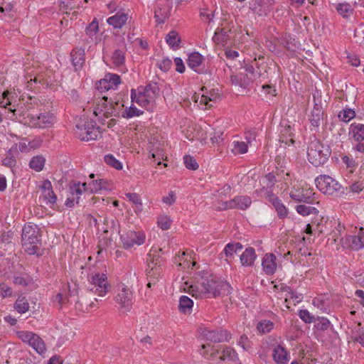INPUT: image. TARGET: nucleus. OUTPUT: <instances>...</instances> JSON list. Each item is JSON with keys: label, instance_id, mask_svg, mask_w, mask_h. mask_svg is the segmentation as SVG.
I'll return each mask as SVG.
<instances>
[{"label": "nucleus", "instance_id": "obj_20", "mask_svg": "<svg viewBox=\"0 0 364 364\" xmlns=\"http://www.w3.org/2000/svg\"><path fill=\"white\" fill-rule=\"evenodd\" d=\"M242 249V245L240 242L228 243L220 254V257L224 259L228 264H230L235 258V255Z\"/></svg>", "mask_w": 364, "mask_h": 364}, {"label": "nucleus", "instance_id": "obj_27", "mask_svg": "<svg viewBox=\"0 0 364 364\" xmlns=\"http://www.w3.org/2000/svg\"><path fill=\"white\" fill-rule=\"evenodd\" d=\"M262 265L267 274H272L277 269L276 257L273 254H266L262 259Z\"/></svg>", "mask_w": 364, "mask_h": 364}, {"label": "nucleus", "instance_id": "obj_16", "mask_svg": "<svg viewBox=\"0 0 364 364\" xmlns=\"http://www.w3.org/2000/svg\"><path fill=\"white\" fill-rule=\"evenodd\" d=\"M201 335L208 341L214 343H221L229 341L231 336L225 330H210L208 328L201 329Z\"/></svg>", "mask_w": 364, "mask_h": 364}, {"label": "nucleus", "instance_id": "obj_23", "mask_svg": "<svg viewBox=\"0 0 364 364\" xmlns=\"http://www.w3.org/2000/svg\"><path fill=\"white\" fill-rule=\"evenodd\" d=\"M203 57L198 52H194L188 55L187 64L189 68L193 69L198 73H203L204 68L203 67Z\"/></svg>", "mask_w": 364, "mask_h": 364}, {"label": "nucleus", "instance_id": "obj_30", "mask_svg": "<svg viewBox=\"0 0 364 364\" xmlns=\"http://www.w3.org/2000/svg\"><path fill=\"white\" fill-rule=\"evenodd\" d=\"M247 142L242 141H233L231 144V150L235 154H243L247 152L248 144L251 145V136H246Z\"/></svg>", "mask_w": 364, "mask_h": 364}, {"label": "nucleus", "instance_id": "obj_36", "mask_svg": "<svg viewBox=\"0 0 364 364\" xmlns=\"http://www.w3.org/2000/svg\"><path fill=\"white\" fill-rule=\"evenodd\" d=\"M29 346L40 355H42L46 350L43 341L37 334H36L33 339L31 340Z\"/></svg>", "mask_w": 364, "mask_h": 364}, {"label": "nucleus", "instance_id": "obj_34", "mask_svg": "<svg viewBox=\"0 0 364 364\" xmlns=\"http://www.w3.org/2000/svg\"><path fill=\"white\" fill-rule=\"evenodd\" d=\"M294 134L291 132V127L289 125L282 126L280 131L279 141L288 144L289 143L294 144L293 139Z\"/></svg>", "mask_w": 364, "mask_h": 364}, {"label": "nucleus", "instance_id": "obj_25", "mask_svg": "<svg viewBox=\"0 0 364 364\" xmlns=\"http://www.w3.org/2000/svg\"><path fill=\"white\" fill-rule=\"evenodd\" d=\"M129 16L127 14L118 11L114 15L109 17L107 22L114 28H121L127 21Z\"/></svg>", "mask_w": 364, "mask_h": 364}, {"label": "nucleus", "instance_id": "obj_53", "mask_svg": "<svg viewBox=\"0 0 364 364\" xmlns=\"http://www.w3.org/2000/svg\"><path fill=\"white\" fill-rule=\"evenodd\" d=\"M284 291L287 292L289 299L292 300L294 305L302 301V294L294 291L290 287H285Z\"/></svg>", "mask_w": 364, "mask_h": 364}, {"label": "nucleus", "instance_id": "obj_22", "mask_svg": "<svg viewBox=\"0 0 364 364\" xmlns=\"http://www.w3.org/2000/svg\"><path fill=\"white\" fill-rule=\"evenodd\" d=\"M314 101L316 99L314 98ZM323 110L322 108V105L321 100L318 102H315L314 108L311 112L309 121L311 122V126L314 128H318L321 122L323 121Z\"/></svg>", "mask_w": 364, "mask_h": 364}, {"label": "nucleus", "instance_id": "obj_19", "mask_svg": "<svg viewBox=\"0 0 364 364\" xmlns=\"http://www.w3.org/2000/svg\"><path fill=\"white\" fill-rule=\"evenodd\" d=\"M119 84H121L119 75L114 73H107L103 79L100 80L97 89L102 92L110 90H116Z\"/></svg>", "mask_w": 364, "mask_h": 364}, {"label": "nucleus", "instance_id": "obj_55", "mask_svg": "<svg viewBox=\"0 0 364 364\" xmlns=\"http://www.w3.org/2000/svg\"><path fill=\"white\" fill-rule=\"evenodd\" d=\"M185 166L187 168L195 171L198 168V164L196 160L190 155H186L183 157Z\"/></svg>", "mask_w": 364, "mask_h": 364}, {"label": "nucleus", "instance_id": "obj_61", "mask_svg": "<svg viewBox=\"0 0 364 364\" xmlns=\"http://www.w3.org/2000/svg\"><path fill=\"white\" fill-rule=\"evenodd\" d=\"M16 159L9 151L6 156L3 159L2 164L5 166L12 168L16 166Z\"/></svg>", "mask_w": 364, "mask_h": 364}, {"label": "nucleus", "instance_id": "obj_15", "mask_svg": "<svg viewBox=\"0 0 364 364\" xmlns=\"http://www.w3.org/2000/svg\"><path fill=\"white\" fill-rule=\"evenodd\" d=\"M291 198L296 202L305 203H314L316 198V193L311 188H297L290 192Z\"/></svg>", "mask_w": 364, "mask_h": 364}, {"label": "nucleus", "instance_id": "obj_52", "mask_svg": "<svg viewBox=\"0 0 364 364\" xmlns=\"http://www.w3.org/2000/svg\"><path fill=\"white\" fill-rule=\"evenodd\" d=\"M229 31H226L223 28H221L220 31H216L213 38V41L217 43L226 42L228 38V33Z\"/></svg>", "mask_w": 364, "mask_h": 364}, {"label": "nucleus", "instance_id": "obj_28", "mask_svg": "<svg viewBox=\"0 0 364 364\" xmlns=\"http://www.w3.org/2000/svg\"><path fill=\"white\" fill-rule=\"evenodd\" d=\"M71 60L76 70L82 68L85 63V50L75 48L71 53Z\"/></svg>", "mask_w": 364, "mask_h": 364}, {"label": "nucleus", "instance_id": "obj_64", "mask_svg": "<svg viewBox=\"0 0 364 364\" xmlns=\"http://www.w3.org/2000/svg\"><path fill=\"white\" fill-rule=\"evenodd\" d=\"M80 200V196L74 197L69 194L68 197L67 198L65 205L68 208H73L75 204H77Z\"/></svg>", "mask_w": 364, "mask_h": 364}, {"label": "nucleus", "instance_id": "obj_50", "mask_svg": "<svg viewBox=\"0 0 364 364\" xmlns=\"http://www.w3.org/2000/svg\"><path fill=\"white\" fill-rule=\"evenodd\" d=\"M316 321L317 322L315 324V327L319 331H325L331 326L330 321L326 317L318 316Z\"/></svg>", "mask_w": 364, "mask_h": 364}, {"label": "nucleus", "instance_id": "obj_29", "mask_svg": "<svg viewBox=\"0 0 364 364\" xmlns=\"http://www.w3.org/2000/svg\"><path fill=\"white\" fill-rule=\"evenodd\" d=\"M9 92L5 91L2 94V100L0 101V106L4 108L8 109L11 112L14 114V116L15 117V119H17V115H21V112L16 113L18 112L17 109L16 108V105L13 104L12 102V97H9Z\"/></svg>", "mask_w": 364, "mask_h": 364}, {"label": "nucleus", "instance_id": "obj_57", "mask_svg": "<svg viewBox=\"0 0 364 364\" xmlns=\"http://www.w3.org/2000/svg\"><path fill=\"white\" fill-rule=\"evenodd\" d=\"M156 65L161 70L167 72L171 68L172 62L168 58H163L162 59L157 61Z\"/></svg>", "mask_w": 364, "mask_h": 364}, {"label": "nucleus", "instance_id": "obj_45", "mask_svg": "<svg viewBox=\"0 0 364 364\" xmlns=\"http://www.w3.org/2000/svg\"><path fill=\"white\" fill-rule=\"evenodd\" d=\"M45 164V159L41 156H34L29 163L31 168L40 171L43 169Z\"/></svg>", "mask_w": 364, "mask_h": 364}, {"label": "nucleus", "instance_id": "obj_47", "mask_svg": "<svg viewBox=\"0 0 364 364\" xmlns=\"http://www.w3.org/2000/svg\"><path fill=\"white\" fill-rule=\"evenodd\" d=\"M336 9L338 14L344 18L350 16L353 13L351 6L347 3L338 4L336 6Z\"/></svg>", "mask_w": 364, "mask_h": 364}, {"label": "nucleus", "instance_id": "obj_32", "mask_svg": "<svg viewBox=\"0 0 364 364\" xmlns=\"http://www.w3.org/2000/svg\"><path fill=\"white\" fill-rule=\"evenodd\" d=\"M87 191V183H80L77 181H71L69 186V194L74 197H77Z\"/></svg>", "mask_w": 364, "mask_h": 364}, {"label": "nucleus", "instance_id": "obj_44", "mask_svg": "<svg viewBox=\"0 0 364 364\" xmlns=\"http://www.w3.org/2000/svg\"><path fill=\"white\" fill-rule=\"evenodd\" d=\"M237 358V353L231 347H225L220 355V359L223 360H235Z\"/></svg>", "mask_w": 364, "mask_h": 364}, {"label": "nucleus", "instance_id": "obj_40", "mask_svg": "<svg viewBox=\"0 0 364 364\" xmlns=\"http://www.w3.org/2000/svg\"><path fill=\"white\" fill-rule=\"evenodd\" d=\"M296 210L299 215L302 216H308L311 214L318 213V210L316 208L306 205H296Z\"/></svg>", "mask_w": 364, "mask_h": 364}, {"label": "nucleus", "instance_id": "obj_39", "mask_svg": "<svg viewBox=\"0 0 364 364\" xmlns=\"http://www.w3.org/2000/svg\"><path fill=\"white\" fill-rule=\"evenodd\" d=\"M90 192H98L101 190L109 189V183L107 180L98 179L90 184Z\"/></svg>", "mask_w": 364, "mask_h": 364}, {"label": "nucleus", "instance_id": "obj_33", "mask_svg": "<svg viewBox=\"0 0 364 364\" xmlns=\"http://www.w3.org/2000/svg\"><path fill=\"white\" fill-rule=\"evenodd\" d=\"M313 305L322 313H328L330 311L329 302L326 296L315 297L312 301Z\"/></svg>", "mask_w": 364, "mask_h": 364}, {"label": "nucleus", "instance_id": "obj_49", "mask_svg": "<svg viewBox=\"0 0 364 364\" xmlns=\"http://www.w3.org/2000/svg\"><path fill=\"white\" fill-rule=\"evenodd\" d=\"M274 326V323L269 320H263L257 323V328L262 333H269Z\"/></svg>", "mask_w": 364, "mask_h": 364}, {"label": "nucleus", "instance_id": "obj_38", "mask_svg": "<svg viewBox=\"0 0 364 364\" xmlns=\"http://www.w3.org/2000/svg\"><path fill=\"white\" fill-rule=\"evenodd\" d=\"M166 41L171 48L173 49H178L180 46L179 43L181 39L177 32L175 31H171L167 34L166 37Z\"/></svg>", "mask_w": 364, "mask_h": 364}, {"label": "nucleus", "instance_id": "obj_18", "mask_svg": "<svg viewBox=\"0 0 364 364\" xmlns=\"http://www.w3.org/2000/svg\"><path fill=\"white\" fill-rule=\"evenodd\" d=\"M245 70V73H240L238 75L232 77V81L240 80L242 81L241 86L245 87L260 77V73L255 70L252 65H246Z\"/></svg>", "mask_w": 364, "mask_h": 364}, {"label": "nucleus", "instance_id": "obj_51", "mask_svg": "<svg viewBox=\"0 0 364 364\" xmlns=\"http://www.w3.org/2000/svg\"><path fill=\"white\" fill-rule=\"evenodd\" d=\"M299 317L306 323L316 322L314 316L306 309H301L298 312Z\"/></svg>", "mask_w": 364, "mask_h": 364}, {"label": "nucleus", "instance_id": "obj_12", "mask_svg": "<svg viewBox=\"0 0 364 364\" xmlns=\"http://www.w3.org/2000/svg\"><path fill=\"white\" fill-rule=\"evenodd\" d=\"M341 245L344 248L358 250L364 247V229L360 228L357 235H347L341 239Z\"/></svg>", "mask_w": 364, "mask_h": 364}, {"label": "nucleus", "instance_id": "obj_31", "mask_svg": "<svg viewBox=\"0 0 364 364\" xmlns=\"http://www.w3.org/2000/svg\"><path fill=\"white\" fill-rule=\"evenodd\" d=\"M274 360L277 363L284 364L289 360V353L286 349L280 345L274 347L272 353Z\"/></svg>", "mask_w": 364, "mask_h": 364}, {"label": "nucleus", "instance_id": "obj_6", "mask_svg": "<svg viewBox=\"0 0 364 364\" xmlns=\"http://www.w3.org/2000/svg\"><path fill=\"white\" fill-rule=\"evenodd\" d=\"M124 105L119 102H113L111 100L108 102V97L103 96L96 102L94 114L95 116L105 117V118L118 117Z\"/></svg>", "mask_w": 364, "mask_h": 364}, {"label": "nucleus", "instance_id": "obj_41", "mask_svg": "<svg viewBox=\"0 0 364 364\" xmlns=\"http://www.w3.org/2000/svg\"><path fill=\"white\" fill-rule=\"evenodd\" d=\"M112 63L116 67H120L124 64L125 57L124 53L120 49H116L111 57Z\"/></svg>", "mask_w": 364, "mask_h": 364}, {"label": "nucleus", "instance_id": "obj_3", "mask_svg": "<svg viewBox=\"0 0 364 364\" xmlns=\"http://www.w3.org/2000/svg\"><path fill=\"white\" fill-rule=\"evenodd\" d=\"M331 153L329 146L318 140L311 141L307 149L308 160L315 166L323 165L328 161Z\"/></svg>", "mask_w": 364, "mask_h": 364}, {"label": "nucleus", "instance_id": "obj_8", "mask_svg": "<svg viewBox=\"0 0 364 364\" xmlns=\"http://www.w3.org/2000/svg\"><path fill=\"white\" fill-rule=\"evenodd\" d=\"M148 269H146V275L148 278L147 287L150 288L155 285L159 277L162 273V259L157 255L156 251H151L148 255L147 258Z\"/></svg>", "mask_w": 364, "mask_h": 364}, {"label": "nucleus", "instance_id": "obj_24", "mask_svg": "<svg viewBox=\"0 0 364 364\" xmlns=\"http://www.w3.org/2000/svg\"><path fill=\"white\" fill-rule=\"evenodd\" d=\"M268 201L277 211L279 218H284L288 215V210L282 201L274 194L269 193L267 196Z\"/></svg>", "mask_w": 364, "mask_h": 364}, {"label": "nucleus", "instance_id": "obj_1", "mask_svg": "<svg viewBox=\"0 0 364 364\" xmlns=\"http://www.w3.org/2000/svg\"><path fill=\"white\" fill-rule=\"evenodd\" d=\"M181 288L195 298L216 297L220 293H229L230 285L223 281L215 279L212 276L201 277L194 283L184 282Z\"/></svg>", "mask_w": 364, "mask_h": 364}, {"label": "nucleus", "instance_id": "obj_35", "mask_svg": "<svg viewBox=\"0 0 364 364\" xmlns=\"http://www.w3.org/2000/svg\"><path fill=\"white\" fill-rule=\"evenodd\" d=\"M193 306V301L187 296H182L179 299L178 309L183 314H191Z\"/></svg>", "mask_w": 364, "mask_h": 364}, {"label": "nucleus", "instance_id": "obj_43", "mask_svg": "<svg viewBox=\"0 0 364 364\" xmlns=\"http://www.w3.org/2000/svg\"><path fill=\"white\" fill-rule=\"evenodd\" d=\"M144 113L143 111L137 109L135 106L132 105L129 107H126L122 112V116L125 119H130L134 117H138Z\"/></svg>", "mask_w": 364, "mask_h": 364}, {"label": "nucleus", "instance_id": "obj_63", "mask_svg": "<svg viewBox=\"0 0 364 364\" xmlns=\"http://www.w3.org/2000/svg\"><path fill=\"white\" fill-rule=\"evenodd\" d=\"M223 132L221 131L214 132L213 136H211V141L213 144L220 145L223 141Z\"/></svg>", "mask_w": 364, "mask_h": 364}, {"label": "nucleus", "instance_id": "obj_5", "mask_svg": "<svg viewBox=\"0 0 364 364\" xmlns=\"http://www.w3.org/2000/svg\"><path fill=\"white\" fill-rule=\"evenodd\" d=\"M317 188L323 194L338 197L344 194L343 188L336 179L328 175H320L315 178Z\"/></svg>", "mask_w": 364, "mask_h": 364}, {"label": "nucleus", "instance_id": "obj_48", "mask_svg": "<svg viewBox=\"0 0 364 364\" xmlns=\"http://www.w3.org/2000/svg\"><path fill=\"white\" fill-rule=\"evenodd\" d=\"M338 117L341 121L348 122L355 117V112L352 109L346 108L341 110Z\"/></svg>", "mask_w": 364, "mask_h": 364}, {"label": "nucleus", "instance_id": "obj_13", "mask_svg": "<svg viewBox=\"0 0 364 364\" xmlns=\"http://www.w3.org/2000/svg\"><path fill=\"white\" fill-rule=\"evenodd\" d=\"M348 134L350 139L357 142V144L354 146L355 150L364 153V124L355 122L351 124Z\"/></svg>", "mask_w": 364, "mask_h": 364}, {"label": "nucleus", "instance_id": "obj_58", "mask_svg": "<svg viewBox=\"0 0 364 364\" xmlns=\"http://www.w3.org/2000/svg\"><path fill=\"white\" fill-rule=\"evenodd\" d=\"M275 181V176L272 173L267 174L262 179V183L264 185V186H266L267 188H271L274 185Z\"/></svg>", "mask_w": 364, "mask_h": 364}, {"label": "nucleus", "instance_id": "obj_56", "mask_svg": "<svg viewBox=\"0 0 364 364\" xmlns=\"http://www.w3.org/2000/svg\"><path fill=\"white\" fill-rule=\"evenodd\" d=\"M98 22L94 19L86 28L85 33L90 38H92L98 32Z\"/></svg>", "mask_w": 364, "mask_h": 364}, {"label": "nucleus", "instance_id": "obj_37", "mask_svg": "<svg viewBox=\"0 0 364 364\" xmlns=\"http://www.w3.org/2000/svg\"><path fill=\"white\" fill-rule=\"evenodd\" d=\"M127 198L134 205V211L138 213L143 210L142 202L139 195L135 193H129L126 194Z\"/></svg>", "mask_w": 364, "mask_h": 364}, {"label": "nucleus", "instance_id": "obj_2", "mask_svg": "<svg viewBox=\"0 0 364 364\" xmlns=\"http://www.w3.org/2000/svg\"><path fill=\"white\" fill-rule=\"evenodd\" d=\"M40 230L36 224L28 223L23 226L21 235V244L28 255L37 253L40 243Z\"/></svg>", "mask_w": 364, "mask_h": 364}, {"label": "nucleus", "instance_id": "obj_4", "mask_svg": "<svg viewBox=\"0 0 364 364\" xmlns=\"http://www.w3.org/2000/svg\"><path fill=\"white\" fill-rule=\"evenodd\" d=\"M159 86L154 84H149L139 92L134 89L131 90L132 102H136L141 107H146L152 105L159 96Z\"/></svg>", "mask_w": 364, "mask_h": 364}, {"label": "nucleus", "instance_id": "obj_62", "mask_svg": "<svg viewBox=\"0 0 364 364\" xmlns=\"http://www.w3.org/2000/svg\"><path fill=\"white\" fill-rule=\"evenodd\" d=\"M12 294V290L5 284H0V297L5 298Z\"/></svg>", "mask_w": 364, "mask_h": 364}, {"label": "nucleus", "instance_id": "obj_9", "mask_svg": "<svg viewBox=\"0 0 364 364\" xmlns=\"http://www.w3.org/2000/svg\"><path fill=\"white\" fill-rule=\"evenodd\" d=\"M25 124L33 128H47L51 127L55 122V116L49 112L41 113L39 115L28 114L24 117Z\"/></svg>", "mask_w": 364, "mask_h": 364}, {"label": "nucleus", "instance_id": "obj_54", "mask_svg": "<svg viewBox=\"0 0 364 364\" xmlns=\"http://www.w3.org/2000/svg\"><path fill=\"white\" fill-rule=\"evenodd\" d=\"M345 226L338 223L332 232V237L335 242H337L338 240L341 242V239L343 237L342 235L345 234Z\"/></svg>", "mask_w": 364, "mask_h": 364}, {"label": "nucleus", "instance_id": "obj_17", "mask_svg": "<svg viewBox=\"0 0 364 364\" xmlns=\"http://www.w3.org/2000/svg\"><path fill=\"white\" fill-rule=\"evenodd\" d=\"M252 204V199L247 196H235L233 199L223 203L221 208L223 210L238 208L246 210Z\"/></svg>", "mask_w": 364, "mask_h": 364}, {"label": "nucleus", "instance_id": "obj_21", "mask_svg": "<svg viewBox=\"0 0 364 364\" xmlns=\"http://www.w3.org/2000/svg\"><path fill=\"white\" fill-rule=\"evenodd\" d=\"M172 4L168 1H164L158 4L154 12V17L158 23H164L171 14Z\"/></svg>", "mask_w": 364, "mask_h": 364}, {"label": "nucleus", "instance_id": "obj_46", "mask_svg": "<svg viewBox=\"0 0 364 364\" xmlns=\"http://www.w3.org/2000/svg\"><path fill=\"white\" fill-rule=\"evenodd\" d=\"M104 161L106 164L116 168L117 170L122 169V164L112 154L105 155Z\"/></svg>", "mask_w": 364, "mask_h": 364}, {"label": "nucleus", "instance_id": "obj_26", "mask_svg": "<svg viewBox=\"0 0 364 364\" xmlns=\"http://www.w3.org/2000/svg\"><path fill=\"white\" fill-rule=\"evenodd\" d=\"M257 255L253 247H247L240 256L242 266L249 267L254 265Z\"/></svg>", "mask_w": 364, "mask_h": 364}, {"label": "nucleus", "instance_id": "obj_42", "mask_svg": "<svg viewBox=\"0 0 364 364\" xmlns=\"http://www.w3.org/2000/svg\"><path fill=\"white\" fill-rule=\"evenodd\" d=\"M14 308L18 313L23 314L28 311L29 304L24 296H19L14 304Z\"/></svg>", "mask_w": 364, "mask_h": 364}, {"label": "nucleus", "instance_id": "obj_10", "mask_svg": "<svg viewBox=\"0 0 364 364\" xmlns=\"http://www.w3.org/2000/svg\"><path fill=\"white\" fill-rule=\"evenodd\" d=\"M114 299L121 309L129 311L133 303L132 291L125 285L121 284L118 286L117 293Z\"/></svg>", "mask_w": 364, "mask_h": 364}, {"label": "nucleus", "instance_id": "obj_7", "mask_svg": "<svg viewBox=\"0 0 364 364\" xmlns=\"http://www.w3.org/2000/svg\"><path fill=\"white\" fill-rule=\"evenodd\" d=\"M87 290L97 294L99 296H105L111 289L105 274L101 272H92L88 275Z\"/></svg>", "mask_w": 364, "mask_h": 364}, {"label": "nucleus", "instance_id": "obj_14", "mask_svg": "<svg viewBox=\"0 0 364 364\" xmlns=\"http://www.w3.org/2000/svg\"><path fill=\"white\" fill-rule=\"evenodd\" d=\"M145 234L141 231L129 230L121 235V241L124 249H130L134 245H141L145 241Z\"/></svg>", "mask_w": 364, "mask_h": 364}, {"label": "nucleus", "instance_id": "obj_11", "mask_svg": "<svg viewBox=\"0 0 364 364\" xmlns=\"http://www.w3.org/2000/svg\"><path fill=\"white\" fill-rule=\"evenodd\" d=\"M76 134L82 141L95 140L100 136L99 128L95 127L94 122L87 121L83 125H77Z\"/></svg>", "mask_w": 364, "mask_h": 364}, {"label": "nucleus", "instance_id": "obj_60", "mask_svg": "<svg viewBox=\"0 0 364 364\" xmlns=\"http://www.w3.org/2000/svg\"><path fill=\"white\" fill-rule=\"evenodd\" d=\"M36 333L31 331H20L18 333L19 338L24 343H26L29 345L31 340L33 339Z\"/></svg>", "mask_w": 364, "mask_h": 364}, {"label": "nucleus", "instance_id": "obj_59", "mask_svg": "<svg viewBox=\"0 0 364 364\" xmlns=\"http://www.w3.org/2000/svg\"><path fill=\"white\" fill-rule=\"evenodd\" d=\"M157 224L161 229L166 230L170 228L171 220L166 216H161L158 218Z\"/></svg>", "mask_w": 364, "mask_h": 364}]
</instances>
